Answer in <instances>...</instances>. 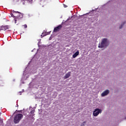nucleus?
<instances>
[{"label": "nucleus", "mask_w": 126, "mask_h": 126, "mask_svg": "<svg viewBox=\"0 0 126 126\" xmlns=\"http://www.w3.org/2000/svg\"><path fill=\"white\" fill-rule=\"evenodd\" d=\"M109 46V42H108V39L107 38L102 39L101 42L98 45L99 48L101 49L103 48H107Z\"/></svg>", "instance_id": "obj_1"}, {"label": "nucleus", "mask_w": 126, "mask_h": 126, "mask_svg": "<svg viewBox=\"0 0 126 126\" xmlns=\"http://www.w3.org/2000/svg\"><path fill=\"white\" fill-rule=\"evenodd\" d=\"M13 13L14 15L15 23H16V21H17V19H21V18H23V13H21L19 12L14 11H13Z\"/></svg>", "instance_id": "obj_2"}, {"label": "nucleus", "mask_w": 126, "mask_h": 126, "mask_svg": "<svg viewBox=\"0 0 126 126\" xmlns=\"http://www.w3.org/2000/svg\"><path fill=\"white\" fill-rule=\"evenodd\" d=\"M23 115L22 114H16L14 118V124H18L20 120L23 119Z\"/></svg>", "instance_id": "obj_3"}, {"label": "nucleus", "mask_w": 126, "mask_h": 126, "mask_svg": "<svg viewBox=\"0 0 126 126\" xmlns=\"http://www.w3.org/2000/svg\"><path fill=\"white\" fill-rule=\"evenodd\" d=\"M102 113V110L99 108H96L94 109L93 113V115L94 117H97L99 114H101Z\"/></svg>", "instance_id": "obj_4"}, {"label": "nucleus", "mask_w": 126, "mask_h": 126, "mask_svg": "<svg viewBox=\"0 0 126 126\" xmlns=\"http://www.w3.org/2000/svg\"><path fill=\"white\" fill-rule=\"evenodd\" d=\"M62 28H63V26H62V25H60L57 27L54 28V32L57 33V32H58V31H60Z\"/></svg>", "instance_id": "obj_5"}, {"label": "nucleus", "mask_w": 126, "mask_h": 126, "mask_svg": "<svg viewBox=\"0 0 126 126\" xmlns=\"http://www.w3.org/2000/svg\"><path fill=\"white\" fill-rule=\"evenodd\" d=\"M109 93L110 91H109V90H106L101 94V97H105V96H107V95H108V94H109Z\"/></svg>", "instance_id": "obj_6"}, {"label": "nucleus", "mask_w": 126, "mask_h": 126, "mask_svg": "<svg viewBox=\"0 0 126 126\" xmlns=\"http://www.w3.org/2000/svg\"><path fill=\"white\" fill-rule=\"evenodd\" d=\"M71 73V72H68L64 76V78L65 79H66L67 78H68L69 76H70V74Z\"/></svg>", "instance_id": "obj_7"}, {"label": "nucleus", "mask_w": 126, "mask_h": 126, "mask_svg": "<svg viewBox=\"0 0 126 126\" xmlns=\"http://www.w3.org/2000/svg\"><path fill=\"white\" fill-rule=\"evenodd\" d=\"M78 55H79V51H78L76 52L74 54L72 55V58H73V59H75V58H76V57H77Z\"/></svg>", "instance_id": "obj_8"}, {"label": "nucleus", "mask_w": 126, "mask_h": 126, "mask_svg": "<svg viewBox=\"0 0 126 126\" xmlns=\"http://www.w3.org/2000/svg\"><path fill=\"white\" fill-rule=\"evenodd\" d=\"M2 30H7V29H8V26H3L1 27Z\"/></svg>", "instance_id": "obj_9"}, {"label": "nucleus", "mask_w": 126, "mask_h": 126, "mask_svg": "<svg viewBox=\"0 0 126 126\" xmlns=\"http://www.w3.org/2000/svg\"><path fill=\"white\" fill-rule=\"evenodd\" d=\"M47 35H48V34H47V33H42L41 36H42V37H45V36H47Z\"/></svg>", "instance_id": "obj_10"}, {"label": "nucleus", "mask_w": 126, "mask_h": 126, "mask_svg": "<svg viewBox=\"0 0 126 126\" xmlns=\"http://www.w3.org/2000/svg\"><path fill=\"white\" fill-rule=\"evenodd\" d=\"M34 112H35V110H32V111H31L30 112V113H31L32 115H33V113H34Z\"/></svg>", "instance_id": "obj_11"}, {"label": "nucleus", "mask_w": 126, "mask_h": 126, "mask_svg": "<svg viewBox=\"0 0 126 126\" xmlns=\"http://www.w3.org/2000/svg\"><path fill=\"white\" fill-rule=\"evenodd\" d=\"M123 26H124V24H122L121 26L119 27L120 29H122L123 28Z\"/></svg>", "instance_id": "obj_12"}, {"label": "nucleus", "mask_w": 126, "mask_h": 126, "mask_svg": "<svg viewBox=\"0 0 126 126\" xmlns=\"http://www.w3.org/2000/svg\"><path fill=\"white\" fill-rule=\"evenodd\" d=\"M23 26L24 27V28H27V25H24Z\"/></svg>", "instance_id": "obj_13"}, {"label": "nucleus", "mask_w": 126, "mask_h": 126, "mask_svg": "<svg viewBox=\"0 0 126 126\" xmlns=\"http://www.w3.org/2000/svg\"><path fill=\"white\" fill-rule=\"evenodd\" d=\"M11 16H12L13 17H14V14L13 13V14L11 13Z\"/></svg>", "instance_id": "obj_14"}, {"label": "nucleus", "mask_w": 126, "mask_h": 126, "mask_svg": "<svg viewBox=\"0 0 126 126\" xmlns=\"http://www.w3.org/2000/svg\"><path fill=\"white\" fill-rule=\"evenodd\" d=\"M84 124H86V122H84L83 123V125H84Z\"/></svg>", "instance_id": "obj_15"}, {"label": "nucleus", "mask_w": 126, "mask_h": 126, "mask_svg": "<svg viewBox=\"0 0 126 126\" xmlns=\"http://www.w3.org/2000/svg\"><path fill=\"white\" fill-rule=\"evenodd\" d=\"M64 7H66V5H64Z\"/></svg>", "instance_id": "obj_16"}, {"label": "nucleus", "mask_w": 126, "mask_h": 126, "mask_svg": "<svg viewBox=\"0 0 126 126\" xmlns=\"http://www.w3.org/2000/svg\"><path fill=\"white\" fill-rule=\"evenodd\" d=\"M19 112H21V111H19Z\"/></svg>", "instance_id": "obj_17"}, {"label": "nucleus", "mask_w": 126, "mask_h": 126, "mask_svg": "<svg viewBox=\"0 0 126 126\" xmlns=\"http://www.w3.org/2000/svg\"><path fill=\"white\" fill-rule=\"evenodd\" d=\"M20 95H21V94H20Z\"/></svg>", "instance_id": "obj_18"}]
</instances>
